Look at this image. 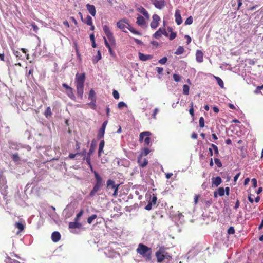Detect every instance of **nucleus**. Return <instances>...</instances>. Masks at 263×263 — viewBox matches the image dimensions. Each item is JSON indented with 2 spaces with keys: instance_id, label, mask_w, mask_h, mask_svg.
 Returning <instances> with one entry per match:
<instances>
[{
  "instance_id": "nucleus-1",
  "label": "nucleus",
  "mask_w": 263,
  "mask_h": 263,
  "mask_svg": "<svg viewBox=\"0 0 263 263\" xmlns=\"http://www.w3.org/2000/svg\"><path fill=\"white\" fill-rule=\"evenodd\" d=\"M85 79L86 74L85 73L81 74L77 73L76 75L75 82L76 84L77 95L80 99L83 98Z\"/></svg>"
},
{
  "instance_id": "nucleus-2",
  "label": "nucleus",
  "mask_w": 263,
  "mask_h": 263,
  "mask_svg": "<svg viewBox=\"0 0 263 263\" xmlns=\"http://www.w3.org/2000/svg\"><path fill=\"white\" fill-rule=\"evenodd\" d=\"M138 254L143 257L145 261H149L152 260V250L143 243H139L136 249Z\"/></svg>"
},
{
  "instance_id": "nucleus-3",
  "label": "nucleus",
  "mask_w": 263,
  "mask_h": 263,
  "mask_svg": "<svg viewBox=\"0 0 263 263\" xmlns=\"http://www.w3.org/2000/svg\"><path fill=\"white\" fill-rule=\"evenodd\" d=\"M92 172L93 173L96 182L92 189L89 193V196L90 197L94 196L96 193L101 190L104 184L103 179L99 173L93 171Z\"/></svg>"
},
{
  "instance_id": "nucleus-4",
  "label": "nucleus",
  "mask_w": 263,
  "mask_h": 263,
  "mask_svg": "<svg viewBox=\"0 0 263 263\" xmlns=\"http://www.w3.org/2000/svg\"><path fill=\"white\" fill-rule=\"evenodd\" d=\"M117 26L124 32H127L125 29V28H127L132 33L136 35H141V33L140 32L136 30L130 26L127 19H122L118 21L117 23Z\"/></svg>"
},
{
  "instance_id": "nucleus-5",
  "label": "nucleus",
  "mask_w": 263,
  "mask_h": 263,
  "mask_svg": "<svg viewBox=\"0 0 263 263\" xmlns=\"http://www.w3.org/2000/svg\"><path fill=\"white\" fill-rule=\"evenodd\" d=\"M156 257L158 262H161L162 261L166 259L170 261L172 257L168 253L165 251L164 249L160 248L155 253Z\"/></svg>"
},
{
  "instance_id": "nucleus-6",
  "label": "nucleus",
  "mask_w": 263,
  "mask_h": 263,
  "mask_svg": "<svg viewBox=\"0 0 263 263\" xmlns=\"http://www.w3.org/2000/svg\"><path fill=\"white\" fill-rule=\"evenodd\" d=\"M103 30L104 32V33L107 37V39L109 41L108 42H109L111 45L115 46L116 44L115 39L114 37L113 33L110 30L109 27L107 25H104L103 26Z\"/></svg>"
},
{
  "instance_id": "nucleus-7",
  "label": "nucleus",
  "mask_w": 263,
  "mask_h": 263,
  "mask_svg": "<svg viewBox=\"0 0 263 263\" xmlns=\"http://www.w3.org/2000/svg\"><path fill=\"white\" fill-rule=\"evenodd\" d=\"M119 185V184L116 185L115 184V181L111 179H108L107 181L106 188L108 190H111L113 191L112 195L114 197H116L117 196Z\"/></svg>"
},
{
  "instance_id": "nucleus-8",
  "label": "nucleus",
  "mask_w": 263,
  "mask_h": 263,
  "mask_svg": "<svg viewBox=\"0 0 263 263\" xmlns=\"http://www.w3.org/2000/svg\"><path fill=\"white\" fill-rule=\"evenodd\" d=\"M94 150H95V148L93 146L92 144H91L90 147L89 148V152L87 153V154L85 157L86 161L87 163L88 164V166H89L91 172L93 171V168H92V164L90 162V156L93 154Z\"/></svg>"
},
{
  "instance_id": "nucleus-9",
  "label": "nucleus",
  "mask_w": 263,
  "mask_h": 263,
  "mask_svg": "<svg viewBox=\"0 0 263 263\" xmlns=\"http://www.w3.org/2000/svg\"><path fill=\"white\" fill-rule=\"evenodd\" d=\"M160 20V17L157 14H154L152 16V21L151 22L150 26L152 29H156L159 24Z\"/></svg>"
},
{
  "instance_id": "nucleus-10",
  "label": "nucleus",
  "mask_w": 263,
  "mask_h": 263,
  "mask_svg": "<svg viewBox=\"0 0 263 263\" xmlns=\"http://www.w3.org/2000/svg\"><path fill=\"white\" fill-rule=\"evenodd\" d=\"M151 2L155 7L159 9H162L165 6L164 0H151Z\"/></svg>"
},
{
  "instance_id": "nucleus-11",
  "label": "nucleus",
  "mask_w": 263,
  "mask_h": 263,
  "mask_svg": "<svg viewBox=\"0 0 263 263\" xmlns=\"http://www.w3.org/2000/svg\"><path fill=\"white\" fill-rule=\"evenodd\" d=\"M107 123H108V121L107 120L105 121L103 123L102 127L99 130V132H98V135H97L98 139H101V138H103L104 135V133H105V128H106V125H107Z\"/></svg>"
},
{
  "instance_id": "nucleus-12",
  "label": "nucleus",
  "mask_w": 263,
  "mask_h": 263,
  "mask_svg": "<svg viewBox=\"0 0 263 263\" xmlns=\"http://www.w3.org/2000/svg\"><path fill=\"white\" fill-rule=\"evenodd\" d=\"M138 163L140 167H144L147 165L148 160L141 155H139L138 157Z\"/></svg>"
},
{
  "instance_id": "nucleus-13",
  "label": "nucleus",
  "mask_w": 263,
  "mask_h": 263,
  "mask_svg": "<svg viewBox=\"0 0 263 263\" xmlns=\"http://www.w3.org/2000/svg\"><path fill=\"white\" fill-rule=\"evenodd\" d=\"M211 180L212 187H217L222 182V179L219 176L216 177H213Z\"/></svg>"
},
{
  "instance_id": "nucleus-14",
  "label": "nucleus",
  "mask_w": 263,
  "mask_h": 263,
  "mask_svg": "<svg viewBox=\"0 0 263 263\" xmlns=\"http://www.w3.org/2000/svg\"><path fill=\"white\" fill-rule=\"evenodd\" d=\"M137 10L142 13L147 19L149 18V15L147 10L142 6H138L136 7Z\"/></svg>"
},
{
  "instance_id": "nucleus-15",
  "label": "nucleus",
  "mask_w": 263,
  "mask_h": 263,
  "mask_svg": "<svg viewBox=\"0 0 263 263\" xmlns=\"http://www.w3.org/2000/svg\"><path fill=\"white\" fill-rule=\"evenodd\" d=\"M196 60L199 63H201L203 61V53L202 51L198 50L196 52Z\"/></svg>"
},
{
  "instance_id": "nucleus-16",
  "label": "nucleus",
  "mask_w": 263,
  "mask_h": 263,
  "mask_svg": "<svg viewBox=\"0 0 263 263\" xmlns=\"http://www.w3.org/2000/svg\"><path fill=\"white\" fill-rule=\"evenodd\" d=\"M86 8L89 13L93 16L96 15V11L94 5L87 4L86 5Z\"/></svg>"
},
{
  "instance_id": "nucleus-17",
  "label": "nucleus",
  "mask_w": 263,
  "mask_h": 263,
  "mask_svg": "<svg viewBox=\"0 0 263 263\" xmlns=\"http://www.w3.org/2000/svg\"><path fill=\"white\" fill-rule=\"evenodd\" d=\"M139 58L141 61H146L147 60H150L153 58V56L150 54H144L142 53L139 52Z\"/></svg>"
},
{
  "instance_id": "nucleus-18",
  "label": "nucleus",
  "mask_w": 263,
  "mask_h": 263,
  "mask_svg": "<svg viewBox=\"0 0 263 263\" xmlns=\"http://www.w3.org/2000/svg\"><path fill=\"white\" fill-rule=\"evenodd\" d=\"M51 239L53 242H58L61 239V234L59 232L55 231L52 233Z\"/></svg>"
},
{
  "instance_id": "nucleus-19",
  "label": "nucleus",
  "mask_w": 263,
  "mask_h": 263,
  "mask_svg": "<svg viewBox=\"0 0 263 263\" xmlns=\"http://www.w3.org/2000/svg\"><path fill=\"white\" fill-rule=\"evenodd\" d=\"M175 21L177 25H180L182 22V20L181 18V14L180 13V11L179 10H177L175 13Z\"/></svg>"
},
{
  "instance_id": "nucleus-20",
  "label": "nucleus",
  "mask_w": 263,
  "mask_h": 263,
  "mask_svg": "<svg viewBox=\"0 0 263 263\" xmlns=\"http://www.w3.org/2000/svg\"><path fill=\"white\" fill-rule=\"evenodd\" d=\"M218 195L219 196H223L224 195V189L223 187H221L218 189L217 191L214 192V196L215 198H217Z\"/></svg>"
},
{
  "instance_id": "nucleus-21",
  "label": "nucleus",
  "mask_w": 263,
  "mask_h": 263,
  "mask_svg": "<svg viewBox=\"0 0 263 263\" xmlns=\"http://www.w3.org/2000/svg\"><path fill=\"white\" fill-rule=\"evenodd\" d=\"M152 135V133L148 131L143 132L139 135V141L142 142L144 141L145 136H150Z\"/></svg>"
},
{
  "instance_id": "nucleus-22",
  "label": "nucleus",
  "mask_w": 263,
  "mask_h": 263,
  "mask_svg": "<svg viewBox=\"0 0 263 263\" xmlns=\"http://www.w3.org/2000/svg\"><path fill=\"white\" fill-rule=\"evenodd\" d=\"M82 226V224L79 222L74 221V222H70L69 223V228L70 229H79Z\"/></svg>"
},
{
  "instance_id": "nucleus-23",
  "label": "nucleus",
  "mask_w": 263,
  "mask_h": 263,
  "mask_svg": "<svg viewBox=\"0 0 263 263\" xmlns=\"http://www.w3.org/2000/svg\"><path fill=\"white\" fill-rule=\"evenodd\" d=\"M136 23L140 26H143L145 24V20L143 16L139 15L137 18Z\"/></svg>"
},
{
  "instance_id": "nucleus-24",
  "label": "nucleus",
  "mask_w": 263,
  "mask_h": 263,
  "mask_svg": "<svg viewBox=\"0 0 263 263\" xmlns=\"http://www.w3.org/2000/svg\"><path fill=\"white\" fill-rule=\"evenodd\" d=\"M104 43H105V45L106 46V47L108 49V51L110 53V54L113 56L115 54V53L114 52V51H112L111 48V44L109 42H108V41H107V39H106L105 37H104Z\"/></svg>"
},
{
  "instance_id": "nucleus-25",
  "label": "nucleus",
  "mask_w": 263,
  "mask_h": 263,
  "mask_svg": "<svg viewBox=\"0 0 263 263\" xmlns=\"http://www.w3.org/2000/svg\"><path fill=\"white\" fill-rule=\"evenodd\" d=\"M66 93L71 99L73 100H75L76 97L73 93V90L71 87H70L68 89L66 90Z\"/></svg>"
},
{
  "instance_id": "nucleus-26",
  "label": "nucleus",
  "mask_w": 263,
  "mask_h": 263,
  "mask_svg": "<svg viewBox=\"0 0 263 263\" xmlns=\"http://www.w3.org/2000/svg\"><path fill=\"white\" fill-rule=\"evenodd\" d=\"M88 99L89 100L96 102V95L94 90L91 89L88 95Z\"/></svg>"
},
{
  "instance_id": "nucleus-27",
  "label": "nucleus",
  "mask_w": 263,
  "mask_h": 263,
  "mask_svg": "<svg viewBox=\"0 0 263 263\" xmlns=\"http://www.w3.org/2000/svg\"><path fill=\"white\" fill-rule=\"evenodd\" d=\"M163 28H160L154 34L153 37L155 39H159L161 37L163 34Z\"/></svg>"
},
{
  "instance_id": "nucleus-28",
  "label": "nucleus",
  "mask_w": 263,
  "mask_h": 263,
  "mask_svg": "<svg viewBox=\"0 0 263 263\" xmlns=\"http://www.w3.org/2000/svg\"><path fill=\"white\" fill-rule=\"evenodd\" d=\"M101 59V54L99 50L97 52V54L93 57L92 59V62L94 64L97 63Z\"/></svg>"
},
{
  "instance_id": "nucleus-29",
  "label": "nucleus",
  "mask_w": 263,
  "mask_h": 263,
  "mask_svg": "<svg viewBox=\"0 0 263 263\" xmlns=\"http://www.w3.org/2000/svg\"><path fill=\"white\" fill-rule=\"evenodd\" d=\"M105 145L104 140H101L99 144V149H98V154L99 156L101 155V154L103 152V148Z\"/></svg>"
},
{
  "instance_id": "nucleus-30",
  "label": "nucleus",
  "mask_w": 263,
  "mask_h": 263,
  "mask_svg": "<svg viewBox=\"0 0 263 263\" xmlns=\"http://www.w3.org/2000/svg\"><path fill=\"white\" fill-rule=\"evenodd\" d=\"M151 152V150H149L147 147H144L141 154L139 155H141L142 156H146Z\"/></svg>"
},
{
  "instance_id": "nucleus-31",
  "label": "nucleus",
  "mask_w": 263,
  "mask_h": 263,
  "mask_svg": "<svg viewBox=\"0 0 263 263\" xmlns=\"http://www.w3.org/2000/svg\"><path fill=\"white\" fill-rule=\"evenodd\" d=\"M157 197L156 195H155V194H153L152 198L149 200V202L151 203L153 205H155L157 203Z\"/></svg>"
},
{
  "instance_id": "nucleus-32",
  "label": "nucleus",
  "mask_w": 263,
  "mask_h": 263,
  "mask_svg": "<svg viewBox=\"0 0 263 263\" xmlns=\"http://www.w3.org/2000/svg\"><path fill=\"white\" fill-rule=\"evenodd\" d=\"M51 115H52V112H51L50 107H47L45 111L44 115L45 116V117L46 118H48V117H50L51 116Z\"/></svg>"
},
{
  "instance_id": "nucleus-33",
  "label": "nucleus",
  "mask_w": 263,
  "mask_h": 263,
  "mask_svg": "<svg viewBox=\"0 0 263 263\" xmlns=\"http://www.w3.org/2000/svg\"><path fill=\"white\" fill-rule=\"evenodd\" d=\"M83 22L88 25H91L92 24V20L91 17L89 15H87L86 20H84Z\"/></svg>"
},
{
  "instance_id": "nucleus-34",
  "label": "nucleus",
  "mask_w": 263,
  "mask_h": 263,
  "mask_svg": "<svg viewBox=\"0 0 263 263\" xmlns=\"http://www.w3.org/2000/svg\"><path fill=\"white\" fill-rule=\"evenodd\" d=\"M15 226L16 228L18 229V232H22L25 228L24 226L21 222H16Z\"/></svg>"
},
{
  "instance_id": "nucleus-35",
  "label": "nucleus",
  "mask_w": 263,
  "mask_h": 263,
  "mask_svg": "<svg viewBox=\"0 0 263 263\" xmlns=\"http://www.w3.org/2000/svg\"><path fill=\"white\" fill-rule=\"evenodd\" d=\"M216 81H217V82L218 84V85L221 87V88H223L224 87V83H223V81L222 80V79L221 78H220L219 77H215Z\"/></svg>"
},
{
  "instance_id": "nucleus-36",
  "label": "nucleus",
  "mask_w": 263,
  "mask_h": 263,
  "mask_svg": "<svg viewBox=\"0 0 263 263\" xmlns=\"http://www.w3.org/2000/svg\"><path fill=\"white\" fill-rule=\"evenodd\" d=\"M190 88L187 85H184L183 86V93L185 95H188L189 93Z\"/></svg>"
},
{
  "instance_id": "nucleus-37",
  "label": "nucleus",
  "mask_w": 263,
  "mask_h": 263,
  "mask_svg": "<svg viewBox=\"0 0 263 263\" xmlns=\"http://www.w3.org/2000/svg\"><path fill=\"white\" fill-rule=\"evenodd\" d=\"M184 49L183 47L179 46L175 52V54L177 55H180L183 53Z\"/></svg>"
},
{
  "instance_id": "nucleus-38",
  "label": "nucleus",
  "mask_w": 263,
  "mask_h": 263,
  "mask_svg": "<svg viewBox=\"0 0 263 263\" xmlns=\"http://www.w3.org/2000/svg\"><path fill=\"white\" fill-rule=\"evenodd\" d=\"M97 217V215H96V214L92 215L91 216L89 217L87 219V222L89 224H91L92 222V221L94 219H95Z\"/></svg>"
},
{
  "instance_id": "nucleus-39",
  "label": "nucleus",
  "mask_w": 263,
  "mask_h": 263,
  "mask_svg": "<svg viewBox=\"0 0 263 263\" xmlns=\"http://www.w3.org/2000/svg\"><path fill=\"white\" fill-rule=\"evenodd\" d=\"M11 158L12 160L16 162L20 161V157L18 156L17 154H13L11 155Z\"/></svg>"
},
{
  "instance_id": "nucleus-40",
  "label": "nucleus",
  "mask_w": 263,
  "mask_h": 263,
  "mask_svg": "<svg viewBox=\"0 0 263 263\" xmlns=\"http://www.w3.org/2000/svg\"><path fill=\"white\" fill-rule=\"evenodd\" d=\"M83 211L81 210L76 215V217L74 218V221L78 222L79 220V218L82 216L83 214Z\"/></svg>"
},
{
  "instance_id": "nucleus-41",
  "label": "nucleus",
  "mask_w": 263,
  "mask_h": 263,
  "mask_svg": "<svg viewBox=\"0 0 263 263\" xmlns=\"http://www.w3.org/2000/svg\"><path fill=\"white\" fill-rule=\"evenodd\" d=\"M214 162H215V163L217 166V167L220 168L222 166V163L218 158H214Z\"/></svg>"
},
{
  "instance_id": "nucleus-42",
  "label": "nucleus",
  "mask_w": 263,
  "mask_h": 263,
  "mask_svg": "<svg viewBox=\"0 0 263 263\" xmlns=\"http://www.w3.org/2000/svg\"><path fill=\"white\" fill-rule=\"evenodd\" d=\"M189 113L192 116V117L194 116V107H193V102H191L190 103V108L189 109Z\"/></svg>"
},
{
  "instance_id": "nucleus-43",
  "label": "nucleus",
  "mask_w": 263,
  "mask_h": 263,
  "mask_svg": "<svg viewBox=\"0 0 263 263\" xmlns=\"http://www.w3.org/2000/svg\"><path fill=\"white\" fill-rule=\"evenodd\" d=\"M199 123L200 127L203 128L204 126V119L203 117L199 118Z\"/></svg>"
},
{
  "instance_id": "nucleus-44",
  "label": "nucleus",
  "mask_w": 263,
  "mask_h": 263,
  "mask_svg": "<svg viewBox=\"0 0 263 263\" xmlns=\"http://www.w3.org/2000/svg\"><path fill=\"white\" fill-rule=\"evenodd\" d=\"M150 140L149 136H145L144 139V145L148 146L150 143Z\"/></svg>"
},
{
  "instance_id": "nucleus-45",
  "label": "nucleus",
  "mask_w": 263,
  "mask_h": 263,
  "mask_svg": "<svg viewBox=\"0 0 263 263\" xmlns=\"http://www.w3.org/2000/svg\"><path fill=\"white\" fill-rule=\"evenodd\" d=\"M193 23V18L191 16L189 17L185 22V25H191Z\"/></svg>"
},
{
  "instance_id": "nucleus-46",
  "label": "nucleus",
  "mask_w": 263,
  "mask_h": 263,
  "mask_svg": "<svg viewBox=\"0 0 263 263\" xmlns=\"http://www.w3.org/2000/svg\"><path fill=\"white\" fill-rule=\"evenodd\" d=\"M31 26L33 30V31L35 32H37L38 30H39V27H37V26L35 24V23L33 22L31 23Z\"/></svg>"
},
{
  "instance_id": "nucleus-47",
  "label": "nucleus",
  "mask_w": 263,
  "mask_h": 263,
  "mask_svg": "<svg viewBox=\"0 0 263 263\" xmlns=\"http://www.w3.org/2000/svg\"><path fill=\"white\" fill-rule=\"evenodd\" d=\"M173 77V79L175 81L179 82L180 81L181 77H180V75L177 74H174Z\"/></svg>"
},
{
  "instance_id": "nucleus-48",
  "label": "nucleus",
  "mask_w": 263,
  "mask_h": 263,
  "mask_svg": "<svg viewBox=\"0 0 263 263\" xmlns=\"http://www.w3.org/2000/svg\"><path fill=\"white\" fill-rule=\"evenodd\" d=\"M167 61V58L166 57H164L159 60V63L161 64H165Z\"/></svg>"
},
{
  "instance_id": "nucleus-49",
  "label": "nucleus",
  "mask_w": 263,
  "mask_h": 263,
  "mask_svg": "<svg viewBox=\"0 0 263 263\" xmlns=\"http://www.w3.org/2000/svg\"><path fill=\"white\" fill-rule=\"evenodd\" d=\"M86 153V149H84L82 152H77V154L79 156H84L83 159H85Z\"/></svg>"
},
{
  "instance_id": "nucleus-50",
  "label": "nucleus",
  "mask_w": 263,
  "mask_h": 263,
  "mask_svg": "<svg viewBox=\"0 0 263 263\" xmlns=\"http://www.w3.org/2000/svg\"><path fill=\"white\" fill-rule=\"evenodd\" d=\"M229 234H233L235 233V229L233 227H230L227 231Z\"/></svg>"
},
{
  "instance_id": "nucleus-51",
  "label": "nucleus",
  "mask_w": 263,
  "mask_h": 263,
  "mask_svg": "<svg viewBox=\"0 0 263 263\" xmlns=\"http://www.w3.org/2000/svg\"><path fill=\"white\" fill-rule=\"evenodd\" d=\"M123 107H127V105L124 102H120L118 104V107L121 109Z\"/></svg>"
},
{
  "instance_id": "nucleus-52",
  "label": "nucleus",
  "mask_w": 263,
  "mask_h": 263,
  "mask_svg": "<svg viewBox=\"0 0 263 263\" xmlns=\"http://www.w3.org/2000/svg\"><path fill=\"white\" fill-rule=\"evenodd\" d=\"M112 95L115 99H118L119 98V94L117 90H114Z\"/></svg>"
},
{
  "instance_id": "nucleus-53",
  "label": "nucleus",
  "mask_w": 263,
  "mask_h": 263,
  "mask_svg": "<svg viewBox=\"0 0 263 263\" xmlns=\"http://www.w3.org/2000/svg\"><path fill=\"white\" fill-rule=\"evenodd\" d=\"M177 36V34L176 32H172L170 34V35L169 36V39L170 40H174L175 38H176Z\"/></svg>"
},
{
  "instance_id": "nucleus-54",
  "label": "nucleus",
  "mask_w": 263,
  "mask_h": 263,
  "mask_svg": "<svg viewBox=\"0 0 263 263\" xmlns=\"http://www.w3.org/2000/svg\"><path fill=\"white\" fill-rule=\"evenodd\" d=\"M96 102L91 101V102L89 103V105L92 109H95L96 108Z\"/></svg>"
},
{
  "instance_id": "nucleus-55",
  "label": "nucleus",
  "mask_w": 263,
  "mask_h": 263,
  "mask_svg": "<svg viewBox=\"0 0 263 263\" xmlns=\"http://www.w3.org/2000/svg\"><path fill=\"white\" fill-rule=\"evenodd\" d=\"M252 182L253 187H254V188L256 187L257 186V180L255 178H253L252 179Z\"/></svg>"
},
{
  "instance_id": "nucleus-56",
  "label": "nucleus",
  "mask_w": 263,
  "mask_h": 263,
  "mask_svg": "<svg viewBox=\"0 0 263 263\" xmlns=\"http://www.w3.org/2000/svg\"><path fill=\"white\" fill-rule=\"evenodd\" d=\"M156 70L157 72H158V73H159L160 74H162L163 71V68L162 67H156Z\"/></svg>"
},
{
  "instance_id": "nucleus-57",
  "label": "nucleus",
  "mask_w": 263,
  "mask_h": 263,
  "mask_svg": "<svg viewBox=\"0 0 263 263\" xmlns=\"http://www.w3.org/2000/svg\"><path fill=\"white\" fill-rule=\"evenodd\" d=\"M153 205L151 203L148 202L147 205L145 207V209L148 211L151 210L152 209V206Z\"/></svg>"
},
{
  "instance_id": "nucleus-58",
  "label": "nucleus",
  "mask_w": 263,
  "mask_h": 263,
  "mask_svg": "<svg viewBox=\"0 0 263 263\" xmlns=\"http://www.w3.org/2000/svg\"><path fill=\"white\" fill-rule=\"evenodd\" d=\"M200 198V195H196L195 196H194V203L195 204H196L198 202V199L199 198Z\"/></svg>"
},
{
  "instance_id": "nucleus-59",
  "label": "nucleus",
  "mask_w": 263,
  "mask_h": 263,
  "mask_svg": "<svg viewBox=\"0 0 263 263\" xmlns=\"http://www.w3.org/2000/svg\"><path fill=\"white\" fill-rule=\"evenodd\" d=\"M80 145H81L80 142H78V141H76V151H78L80 149Z\"/></svg>"
},
{
  "instance_id": "nucleus-60",
  "label": "nucleus",
  "mask_w": 263,
  "mask_h": 263,
  "mask_svg": "<svg viewBox=\"0 0 263 263\" xmlns=\"http://www.w3.org/2000/svg\"><path fill=\"white\" fill-rule=\"evenodd\" d=\"M158 108H155V109H154V112H153V115H152L153 118L154 119H156V115H157V114L158 113Z\"/></svg>"
},
{
  "instance_id": "nucleus-61",
  "label": "nucleus",
  "mask_w": 263,
  "mask_h": 263,
  "mask_svg": "<svg viewBox=\"0 0 263 263\" xmlns=\"http://www.w3.org/2000/svg\"><path fill=\"white\" fill-rule=\"evenodd\" d=\"M74 48H75L76 54H78V53H80V51H79V48H78V47L77 43L76 42L74 43Z\"/></svg>"
},
{
  "instance_id": "nucleus-62",
  "label": "nucleus",
  "mask_w": 263,
  "mask_h": 263,
  "mask_svg": "<svg viewBox=\"0 0 263 263\" xmlns=\"http://www.w3.org/2000/svg\"><path fill=\"white\" fill-rule=\"evenodd\" d=\"M240 205V202H239V201L238 199H237L236 200V203H235V205L234 207V209L236 210L237 209H238L239 208Z\"/></svg>"
},
{
  "instance_id": "nucleus-63",
  "label": "nucleus",
  "mask_w": 263,
  "mask_h": 263,
  "mask_svg": "<svg viewBox=\"0 0 263 263\" xmlns=\"http://www.w3.org/2000/svg\"><path fill=\"white\" fill-rule=\"evenodd\" d=\"M78 155L77 154V153L76 154H73V153H70L69 156H68V157L70 159H73L74 158V157Z\"/></svg>"
},
{
  "instance_id": "nucleus-64",
  "label": "nucleus",
  "mask_w": 263,
  "mask_h": 263,
  "mask_svg": "<svg viewBox=\"0 0 263 263\" xmlns=\"http://www.w3.org/2000/svg\"><path fill=\"white\" fill-rule=\"evenodd\" d=\"M185 38L187 39L186 43L187 44H189L191 42V38L190 37V36L186 35H185Z\"/></svg>"
}]
</instances>
